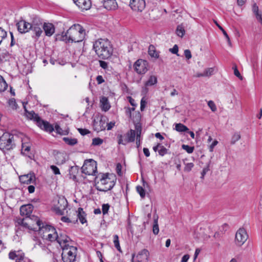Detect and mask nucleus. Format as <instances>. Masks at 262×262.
Here are the masks:
<instances>
[{"instance_id": "1", "label": "nucleus", "mask_w": 262, "mask_h": 262, "mask_svg": "<svg viewBox=\"0 0 262 262\" xmlns=\"http://www.w3.org/2000/svg\"><path fill=\"white\" fill-rule=\"evenodd\" d=\"M85 31L79 24L72 25L66 33H62L60 40L66 43L79 42L85 38Z\"/></svg>"}, {"instance_id": "2", "label": "nucleus", "mask_w": 262, "mask_h": 262, "mask_svg": "<svg viewBox=\"0 0 262 262\" xmlns=\"http://www.w3.org/2000/svg\"><path fill=\"white\" fill-rule=\"evenodd\" d=\"M93 49L96 54L101 58L107 59L113 54L112 47L107 39H99L93 44Z\"/></svg>"}, {"instance_id": "3", "label": "nucleus", "mask_w": 262, "mask_h": 262, "mask_svg": "<svg viewBox=\"0 0 262 262\" xmlns=\"http://www.w3.org/2000/svg\"><path fill=\"white\" fill-rule=\"evenodd\" d=\"M115 176L113 174L109 175L107 173H103L100 174V181L98 182L102 187L97 188L101 191H107L112 189L115 185Z\"/></svg>"}, {"instance_id": "4", "label": "nucleus", "mask_w": 262, "mask_h": 262, "mask_svg": "<svg viewBox=\"0 0 262 262\" xmlns=\"http://www.w3.org/2000/svg\"><path fill=\"white\" fill-rule=\"evenodd\" d=\"M15 147L14 136L8 133H4L0 137V149L5 151L13 149Z\"/></svg>"}, {"instance_id": "5", "label": "nucleus", "mask_w": 262, "mask_h": 262, "mask_svg": "<svg viewBox=\"0 0 262 262\" xmlns=\"http://www.w3.org/2000/svg\"><path fill=\"white\" fill-rule=\"evenodd\" d=\"M43 21L38 17H34L31 20L30 31L32 32L31 37L35 41H37L43 34Z\"/></svg>"}, {"instance_id": "6", "label": "nucleus", "mask_w": 262, "mask_h": 262, "mask_svg": "<svg viewBox=\"0 0 262 262\" xmlns=\"http://www.w3.org/2000/svg\"><path fill=\"white\" fill-rule=\"evenodd\" d=\"M61 254L63 262H74L76 260L77 249L73 246H64Z\"/></svg>"}, {"instance_id": "7", "label": "nucleus", "mask_w": 262, "mask_h": 262, "mask_svg": "<svg viewBox=\"0 0 262 262\" xmlns=\"http://www.w3.org/2000/svg\"><path fill=\"white\" fill-rule=\"evenodd\" d=\"M28 120L33 121L39 128L49 133H52L54 128L47 121L41 119L39 116H26Z\"/></svg>"}, {"instance_id": "8", "label": "nucleus", "mask_w": 262, "mask_h": 262, "mask_svg": "<svg viewBox=\"0 0 262 262\" xmlns=\"http://www.w3.org/2000/svg\"><path fill=\"white\" fill-rule=\"evenodd\" d=\"M136 138V131L130 129L126 134H119L117 136L119 144L126 145L128 143L133 142Z\"/></svg>"}, {"instance_id": "9", "label": "nucleus", "mask_w": 262, "mask_h": 262, "mask_svg": "<svg viewBox=\"0 0 262 262\" xmlns=\"http://www.w3.org/2000/svg\"><path fill=\"white\" fill-rule=\"evenodd\" d=\"M82 173L87 175L95 176L97 172L96 162L92 159L85 161L81 167Z\"/></svg>"}, {"instance_id": "10", "label": "nucleus", "mask_w": 262, "mask_h": 262, "mask_svg": "<svg viewBox=\"0 0 262 262\" xmlns=\"http://www.w3.org/2000/svg\"><path fill=\"white\" fill-rule=\"evenodd\" d=\"M107 118L106 116H97L94 118V126L97 132L105 130L106 127Z\"/></svg>"}, {"instance_id": "11", "label": "nucleus", "mask_w": 262, "mask_h": 262, "mask_svg": "<svg viewBox=\"0 0 262 262\" xmlns=\"http://www.w3.org/2000/svg\"><path fill=\"white\" fill-rule=\"evenodd\" d=\"M68 206V202L64 197H60L58 199L57 204L53 207L54 212L58 215H63L64 211Z\"/></svg>"}, {"instance_id": "12", "label": "nucleus", "mask_w": 262, "mask_h": 262, "mask_svg": "<svg viewBox=\"0 0 262 262\" xmlns=\"http://www.w3.org/2000/svg\"><path fill=\"white\" fill-rule=\"evenodd\" d=\"M10 259H15V262H33L31 259L25 257V254L21 250L11 251L9 253Z\"/></svg>"}, {"instance_id": "13", "label": "nucleus", "mask_w": 262, "mask_h": 262, "mask_svg": "<svg viewBox=\"0 0 262 262\" xmlns=\"http://www.w3.org/2000/svg\"><path fill=\"white\" fill-rule=\"evenodd\" d=\"M248 238L246 230L244 228H240L235 234V244L238 246H242Z\"/></svg>"}, {"instance_id": "14", "label": "nucleus", "mask_w": 262, "mask_h": 262, "mask_svg": "<svg viewBox=\"0 0 262 262\" xmlns=\"http://www.w3.org/2000/svg\"><path fill=\"white\" fill-rule=\"evenodd\" d=\"M135 71L139 74H144L148 71V63L143 59L137 60L134 65Z\"/></svg>"}, {"instance_id": "15", "label": "nucleus", "mask_w": 262, "mask_h": 262, "mask_svg": "<svg viewBox=\"0 0 262 262\" xmlns=\"http://www.w3.org/2000/svg\"><path fill=\"white\" fill-rule=\"evenodd\" d=\"M149 252L146 249H143L139 251L137 254L132 255V262H148Z\"/></svg>"}, {"instance_id": "16", "label": "nucleus", "mask_w": 262, "mask_h": 262, "mask_svg": "<svg viewBox=\"0 0 262 262\" xmlns=\"http://www.w3.org/2000/svg\"><path fill=\"white\" fill-rule=\"evenodd\" d=\"M36 220V225L38 228L39 234L42 235V231H47L48 233H50L51 234L57 235L58 233L57 232L55 228L51 226L47 225L43 227L42 223L37 218Z\"/></svg>"}, {"instance_id": "17", "label": "nucleus", "mask_w": 262, "mask_h": 262, "mask_svg": "<svg viewBox=\"0 0 262 262\" xmlns=\"http://www.w3.org/2000/svg\"><path fill=\"white\" fill-rule=\"evenodd\" d=\"M18 31L20 33H26L30 31L31 22L29 23L24 19H21L16 23Z\"/></svg>"}, {"instance_id": "18", "label": "nucleus", "mask_w": 262, "mask_h": 262, "mask_svg": "<svg viewBox=\"0 0 262 262\" xmlns=\"http://www.w3.org/2000/svg\"><path fill=\"white\" fill-rule=\"evenodd\" d=\"M129 6L134 11H142L145 7V0H130Z\"/></svg>"}, {"instance_id": "19", "label": "nucleus", "mask_w": 262, "mask_h": 262, "mask_svg": "<svg viewBox=\"0 0 262 262\" xmlns=\"http://www.w3.org/2000/svg\"><path fill=\"white\" fill-rule=\"evenodd\" d=\"M157 78L155 75H151L148 79L146 81L144 86L142 88L141 94L142 95H146L148 92V86H153L157 83Z\"/></svg>"}, {"instance_id": "20", "label": "nucleus", "mask_w": 262, "mask_h": 262, "mask_svg": "<svg viewBox=\"0 0 262 262\" xmlns=\"http://www.w3.org/2000/svg\"><path fill=\"white\" fill-rule=\"evenodd\" d=\"M70 237L63 233H58L57 234V239L56 240L62 249L64 248V246H70L69 243L70 242Z\"/></svg>"}, {"instance_id": "21", "label": "nucleus", "mask_w": 262, "mask_h": 262, "mask_svg": "<svg viewBox=\"0 0 262 262\" xmlns=\"http://www.w3.org/2000/svg\"><path fill=\"white\" fill-rule=\"evenodd\" d=\"M42 29L45 35L48 37L51 36L55 31V26L50 23L43 22Z\"/></svg>"}, {"instance_id": "22", "label": "nucleus", "mask_w": 262, "mask_h": 262, "mask_svg": "<svg viewBox=\"0 0 262 262\" xmlns=\"http://www.w3.org/2000/svg\"><path fill=\"white\" fill-rule=\"evenodd\" d=\"M33 206L31 204L23 205L20 208V213L21 215L29 217L33 210Z\"/></svg>"}, {"instance_id": "23", "label": "nucleus", "mask_w": 262, "mask_h": 262, "mask_svg": "<svg viewBox=\"0 0 262 262\" xmlns=\"http://www.w3.org/2000/svg\"><path fill=\"white\" fill-rule=\"evenodd\" d=\"M75 4L82 10H87L91 8V2L90 0H74Z\"/></svg>"}, {"instance_id": "24", "label": "nucleus", "mask_w": 262, "mask_h": 262, "mask_svg": "<svg viewBox=\"0 0 262 262\" xmlns=\"http://www.w3.org/2000/svg\"><path fill=\"white\" fill-rule=\"evenodd\" d=\"M103 4L104 7L108 10H115L118 7L116 0H103Z\"/></svg>"}, {"instance_id": "25", "label": "nucleus", "mask_w": 262, "mask_h": 262, "mask_svg": "<svg viewBox=\"0 0 262 262\" xmlns=\"http://www.w3.org/2000/svg\"><path fill=\"white\" fill-rule=\"evenodd\" d=\"M75 215L77 216L76 219H78L82 224L86 222V213L82 208H79L78 210L75 211Z\"/></svg>"}, {"instance_id": "26", "label": "nucleus", "mask_w": 262, "mask_h": 262, "mask_svg": "<svg viewBox=\"0 0 262 262\" xmlns=\"http://www.w3.org/2000/svg\"><path fill=\"white\" fill-rule=\"evenodd\" d=\"M35 177L32 174H28L26 175L21 176L19 177V180L21 183L31 184L34 181Z\"/></svg>"}, {"instance_id": "27", "label": "nucleus", "mask_w": 262, "mask_h": 262, "mask_svg": "<svg viewBox=\"0 0 262 262\" xmlns=\"http://www.w3.org/2000/svg\"><path fill=\"white\" fill-rule=\"evenodd\" d=\"M57 164H62L67 160V155L64 152H58L55 155Z\"/></svg>"}, {"instance_id": "28", "label": "nucleus", "mask_w": 262, "mask_h": 262, "mask_svg": "<svg viewBox=\"0 0 262 262\" xmlns=\"http://www.w3.org/2000/svg\"><path fill=\"white\" fill-rule=\"evenodd\" d=\"M100 107L101 109L106 112L108 111L111 105L108 102V99L105 97H102L100 99Z\"/></svg>"}, {"instance_id": "29", "label": "nucleus", "mask_w": 262, "mask_h": 262, "mask_svg": "<svg viewBox=\"0 0 262 262\" xmlns=\"http://www.w3.org/2000/svg\"><path fill=\"white\" fill-rule=\"evenodd\" d=\"M42 238L46 239L50 242L56 241L57 237V235L51 234L50 233H48L47 231H42Z\"/></svg>"}, {"instance_id": "30", "label": "nucleus", "mask_w": 262, "mask_h": 262, "mask_svg": "<svg viewBox=\"0 0 262 262\" xmlns=\"http://www.w3.org/2000/svg\"><path fill=\"white\" fill-rule=\"evenodd\" d=\"M148 54L151 57L155 58H158L159 57V52L157 51L154 45H150L148 47Z\"/></svg>"}, {"instance_id": "31", "label": "nucleus", "mask_w": 262, "mask_h": 262, "mask_svg": "<svg viewBox=\"0 0 262 262\" xmlns=\"http://www.w3.org/2000/svg\"><path fill=\"white\" fill-rule=\"evenodd\" d=\"M31 221V219L30 217H26V219H18L17 220V223L18 225H21L25 227L28 228L29 229H31L29 224L30 223V221Z\"/></svg>"}, {"instance_id": "32", "label": "nucleus", "mask_w": 262, "mask_h": 262, "mask_svg": "<svg viewBox=\"0 0 262 262\" xmlns=\"http://www.w3.org/2000/svg\"><path fill=\"white\" fill-rule=\"evenodd\" d=\"M31 147L29 145L23 143L21 147V154L24 155L31 158V154L30 152Z\"/></svg>"}, {"instance_id": "33", "label": "nucleus", "mask_w": 262, "mask_h": 262, "mask_svg": "<svg viewBox=\"0 0 262 262\" xmlns=\"http://www.w3.org/2000/svg\"><path fill=\"white\" fill-rule=\"evenodd\" d=\"M158 215H154V225H153V227H152V232L155 235L158 234L159 232V225L158 224Z\"/></svg>"}, {"instance_id": "34", "label": "nucleus", "mask_w": 262, "mask_h": 262, "mask_svg": "<svg viewBox=\"0 0 262 262\" xmlns=\"http://www.w3.org/2000/svg\"><path fill=\"white\" fill-rule=\"evenodd\" d=\"M176 32L178 36L182 37L185 33L184 27L182 25H178L177 26Z\"/></svg>"}, {"instance_id": "35", "label": "nucleus", "mask_w": 262, "mask_h": 262, "mask_svg": "<svg viewBox=\"0 0 262 262\" xmlns=\"http://www.w3.org/2000/svg\"><path fill=\"white\" fill-rule=\"evenodd\" d=\"M63 140L66 144L71 146L76 144L78 142L76 138L64 137L63 138Z\"/></svg>"}, {"instance_id": "36", "label": "nucleus", "mask_w": 262, "mask_h": 262, "mask_svg": "<svg viewBox=\"0 0 262 262\" xmlns=\"http://www.w3.org/2000/svg\"><path fill=\"white\" fill-rule=\"evenodd\" d=\"M175 129L179 132H187L189 130L188 128L182 123H177L175 126Z\"/></svg>"}, {"instance_id": "37", "label": "nucleus", "mask_w": 262, "mask_h": 262, "mask_svg": "<svg viewBox=\"0 0 262 262\" xmlns=\"http://www.w3.org/2000/svg\"><path fill=\"white\" fill-rule=\"evenodd\" d=\"M214 23L216 24V25L218 27V28L221 30V31H222L224 35V36L226 37L227 42L229 46L231 45V42L230 40V38L227 34V32L225 31V30L220 25L217 24V23L214 20Z\"/></svg>"}, {"instance_id": "38", "label": "nucleus", "mask_w": 262, "mask_h": 262, "mask_svg": "<svg viewBox=\"0 0 262 262\" xmlns=\"http://www.w3.org/2000/svg\"><path fill=\"white\" fill-rule=\"evenodd\" d=\"M8 86L7 83L4 80V78L0 75V92L5 91Z\"/></svg>"}, {"instance_id": "39", "label": "nucleus", "mask_w": 262, "mask_h": 262, "mask_svg": "<svg viewBox=\"0 0 262 262\" xmlns=\"http://www.w3.org/2000/svg\"><path fill=\"white\" fill-rule=\"evenodd\" d=\"M214 73V68H208L204 70L203 73L204 77H210Z\"/></svg>"}, {"instance_id": "40", "label": "nucleus", "mask_w": 262, "mask_h": 262, "mask_svg": "<svg viewBox=\"0 0 262 262\" xmlns=\"http://www.w3.org/2000/svg\"><path fill=\"white\" fill-rule=\"evenodd\" d=\"M113 242L115 248L119 251H121V247L119 244V237L117 235L113 236Z\"/></svg>"}, {"instance_id": "41", "label": "nucleus", "mask_w": 262, "mask_h": 262, "mask_svg": "<svg viewBox=\"0 0 262 262\" xmlns=\"http://www.w3.org/2000/svg\"><path fill=\"white\" fill-rule=\"evenodd\" d=\"M103 140L100 138H95L92 140V145L94 146H99L102 144Z\"/></svg>"}, {"instance_id": "42", "label": "nucleus", "mask_w": 262, "mask_h": 262, "mask_svg": "<svg viewBox=\"0 0 262 262\" xmlns=\"http://www.w3.org/2000/svg\"><path fill=\"white\" fill-rule=\"evenodd\" d=\"M145 96L146 95H144L140 102V110L142 111L144 110L147 103V98L145 97Z\"/></svg>"}, {"instance_id": "43", "label": "nucleus", "mask_w": 262, "mask_h": 262, "mask_svg": "<svg viewBox=\"0 0 262 262\" xmlns=\"http://www.w3.org/2000/svg\"><path fill=\"white\" fill-rule=\"evenodd\" d=\"M182 148L186 151L188 154H191L193 152L194 150V147L193 146H190L188 145H185L183 144L182 146Z\"/></svg>"}, {"instance_id": "44", "label": "nucleus", "mask_w": 262, "mask_h": 262, "mask_svg": "<svg viewBox=\"0 0 262 262\" xmlns=\"http://www.w3.org/2000/svg\"><path fill=\"white\" fill-rule=\"evenodd\" d=\"M137 191L139 193L142 198H144L145 195V190L142 186H137L136 187Z\"/></svg>"}, {"instance_id": "45", "label": "nucleus", "mask_w": 262, "mask_h": 262, "mask_svg": "<svg viewBox=\"0 0 262 262\" xmlns=\"http://www.w3.org/2000/svg\"><path fill=\"white\" fill-rule=\"evenodd\" d=\"M7 32L2 28L0 27V45L1 44L3 40L7 37Z\"/></svg>"}, {"instance_id": "46", "label": "nucleus", "mask_w": 262, "mask_h": 262, "mask_svg": "<svg viewBox=\"0 0 262 262\" xmlns=\"http://www.w3.org/2000/svg\"><path fill=\"white\" fill-rule=\"evenodd\" d=\"M158 153L160 156H163L167 153V149L161 144L159 149L158 150Z\"/></svg>"}, {"instance_id": "47", "label": "nucleus", "mask_w": 262, "mask_h": 262, "mask_svg": "<svg viewBox=\"0 0 262 262\" xmlns=\"http://www.w3.org/2000/svg\"><path fill=\"white\" fill-rule=\"evenodd\" d=\"M241 138V136L238 133L234 134L231 139V143L232 144H235L236 142L238 141Z\"/></svg>"}, {"instance_id": "48", "label": "nucleus", "mask_w": 262, "mask_h": 262, "mask_svg": "<svg viewBox=\"0 0 262 262\" xmlns=\"http://www.w3.org/2000/svg\"><path fill=\"white\" fill-rule=\"evenodd\" d=\"M208 105L213 112H215L216 111V105L213 101H209L208 102Z\"/></svg>"}, {"instance_id": "49", "label": "nucleus", "mask_w": 262, "mask_h": 262, "mask_svg": "<svg viewBox=\"0 0 262 262\" xmlns=\"http://www.w3.org/2000/svg\"><path fill=\"white\" fill-rule=\"evenodd\" d=\"M9 105L13 110L16 109V108H17L16 102L15 101V100L13 98L9 100Z\"/></svg>"}, {"instance_id": "50", "label": "nucleus", "mask_w": 262, "mask_h": 262, "mask_svg": "<svg viewBox=\"0 0 262 262\" xmlns=\"http://www.w3.org/2000/svg\"><path fill=\"white\" fill-rule=\"evenodd\" d=\"M61 220L64 223H75L77 222V219H76V220H71L70 219H69L68 217L66 216H62L61 218Z\"/></svg>"}, {"instance_id": "51", "label": "nucleus", "mask_w": 262, "mask_h": 262, "mask_svg": "<svg viewBox=\"0 0 262 262\" xmlns=\"http://www.w3.org/2000/svg\"><path fill=\"white\" fill-rule=\"evenodd\" d=\"M50 168L52 169L53 172L55 174H60L59 169L56 166H55L53 165H51V166H50Z\"/></svg>"}, {"instance_id": "52", "label": "nucleus", "mask_w": 262, "mask_h": 262, "mask_svg": "<svg viewBox=\"0 0 262 262\" xmlns=\"http://www.w3.org/2000/svg\"><path fill=\"white\" fill-rule=\"evenodd\" d=\"M233 70H234V74L237 77H238V78H239L240 79H243V77L242 76H241L239 72L238 71L237 68V67L236 66H234L233 68Z\"/></svg>"}, {"instance_id": "53", "label": "nucleus", "mask_w": 262, "mask_h": 262, "mask_svg": "<svg viewBox=\"0 0 262 262\" xmlns=\"http://www.w3.org/2000/svg\"><path fill=\"white\" fill-rule=\"evenodd\" d=\"M110 208V205L108 204H103L102 207V210L103 214H106Z\"/></svg>"}, {"instance_id": "54", "label": "nucleus", "mask_w": 262, "mask_h": 262, "mask_svg": "<svg viewBox=\"0 0 262 262\" xmlns=\"http://www.w3.org/2000/svg\"><path fill=\"white\" fill-rule=\"evenodd\" d=\"M78 130L79 133L82 136H84L90 133V132L85 128H78Z\"/></svg>"}, {"instance_id": "55", "label": "nucleus", "mask_w": 262, "mask_h": 262, "mask_svg": "<svg viewBox=\"0 0 262 262\" xmlns=\"http://www.w3.org/2000/svg\"><path fill=\"white\" fill-rule=\"evenodd\" d=\"M194 164L192 163H188L185 165L184 170L186 171H189L193 167Z\"/></svg>"}, {"instance_id": "56", "label": "nucleus", "mask_w": 262, "mask_h": 262, "mask_svg": "<svg viewBox=\"0 0 262 262\" xmlns=\"http://www.w3.org/2000/svg\"><path fill=\"white\" fill-rule=\"evenodd\" d=\"M209 170L210 169H209V165H207L206 167L204 168L203 170H202V172H201V179H204V176H205L206 173L209 171Z\"/></svg>"}, {"instance_id": "57", "label": "nucleus", "mask_w": 262, "mask_h": 262, "mask_svg": "<svg viewBox=\"0 0 262 262\" xmlns=\"http://www.w3.org/2000/svg\"><path fill=\"white\" fill-rule=\"evenodd\" d=\"M135 127L136 132H142V125L139 122L135 123Z\"/></svg>"}, {"instance_id": "58", "label": "nucleus", "mask_w": 262, "mask_h": 262, "mask_svg": "<svg viewBox=\"0 0 262 262\" xmlns=\"http://www.w3.org/2000/svg\"><path fill=\"white\" fill-rule=\"evenodd\" d=\"M218 144V141L217 140H214L209 146V150L210 152H212L213 151V149L214 147Z\"/></svg>"}, {"instance_id": "59", "label": "nucleus", "mask_w": 262, "mask_h": 262, "mask_svg": "<svg viewBox=\"0 0 262 262\" xmlns=\"http://www.w3.org/2000/svg\"><path fill=\"white\" fill-rule=\"evenodd\" d=\"M179 51L178 46L177 45H174L172 48L169 49V51L173 54H177Z\"/></svg>"}, {"instance_id": "60", "label": "nucleus", "mask_w": 262, "mask_h": 262, "mask_svg": "<svg viewBox=\"0 0 262 262\" xmlns=\"http://www.w3.org/2000/svg\"><path fill=\"white\" fill-rule=\"evenodd\" d=\"M121 169H122V166H121V164L118 163L116 165V172L119 176L122 175Z\"/></svg>"}, {"instance_id": "61", "label": "nucleus", "mask_w": 262, "mask_h": 262, "mask_svg": "<svg viewBox=\"0 0 262 262\" xmlns=\"http://www.w3.org/2000/svg\"><path fill=\"white\" fill-rule=\"evenodd\" d=\"M100 66L103 68V69H106L108 68V63L107 62L102 61L99 60Z\"/></svg>"}, {"instance_id": "62", "label": "nucleus", "mask_w": 262, "mask_h": 262, "mask_svg": "<svg viewBox=\"0 0 262 262\" xmlns=\"http://www.w3.org/2000/svg\"><path fill=\"white\" fill-rule=\"evenodd\" d=\"M184 55L187 59H189L191 58V53L189 50H185L184 51Z\"/></svg>"}, {"instance_id": "63", "label": "nucleus", "mask_w": 262, "mask_h": 262, "mask_svg": "<svg viewBox=\"0 0 262 262\" xmlns=\"http://www.w3.org/2000/svg\"><path fill=\"white\" fill-rule=\"evenodd\" d=\"M252 11L254 15L259 12L258 10V7L256 3L253 4L252 6Z\"/></svg>"}, {"instance_id": "64", "label": "nucleus", "mask_w": 262, "mask_h": 262, "mask_svg": "<svg viewBox=\"0 0 262 262\" xmlns=\"http://www.w3.org/2000/svg\"><path fill=\"white\" fill-rule=\"evenodd\" d=\"M257 20L262 25V13L258 12L255 14Z\"/></svg>"}]
</instances>
